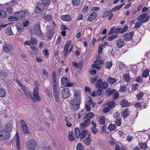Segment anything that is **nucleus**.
<instances>
[{
    "instance_id": "nucleus-64",
    "label": "nucleus",
    "mask_w": 150,
    "mask_h": 150,
    "mask_svg": "<svg viewBox=\"0 0 150 150\" xmlns=\"http://www.w3.org/2000/svg\"><path fill=\"white\" fill-rule=\"evenodd\" d=\"M49 119L52 122H54V116H53V115L52 113H51V114L49 115Z\"/></svg>"
},
{
    "instance_id": "nucleus-41",
    "label": "nucleus",
    "mask_w": 150,
    "mask_h": 150,
    "mask_svg": "<svg viewBox=\"0 0 150 150\" xmlns=\"http://www.w3.org/2000/svg\"><path fill=\"white\" fill-rule=\"evenodd\" d=\"M6 95V92L4 88L0 89V97H4Z\"/></svg>"
},
{
    "instance_id": "nucleus-10",
    "label": "nucleus",
    "mask_w": 150,
    "mask_h": 150,
    "mask_svg": "<svg viewBox=\"0 0 150 150\" xmlns=\"http://www.w3.org/2000/svg\"><path fill=\"white\" fill-rule=\"evenodd\" d=\"M26 10L19 11L14 13V15L18 19H23L25 17Z\"/></svg>"
},
{
    "instance_id": "nucleus-35",
    "label": "nucleus",
    "mask_w": 150,
    "mask_h": 150,
    "mask_svg": "<svg viewBox=\"0 0 150 150\" xmlns=\"http://www.w3.org/2000/svg\"><path fill=\"white\" fill-rule=\"evenodd\" d=\"M7 16L6 12L3 10H0V18H4Z\"/></svg>"
},
{
    "instance_id": "nucleus-11",
    "label": "nucleus",
    "mask_w": 150,
    "mask_h": 150,
    "mask_svg": "<svg viewBox=\"0 0 150 150\" xmlns=\"http://www.w3.org/2000/svg\"><path fill=\"white\" fill-rule=\"evenodd\" d=\"M134 35V32L133 31L130 33H126L123 36V39L126 42H128L132 39V36Z\"/></svg>"
},
{
    "instance_id": "nucleus-58",
    "label": "nucleus",
    "mask_w": 150,
    "mask_h": 150,
    "mask_svg": "<svg viewBox=\"0 0 150 150\" xmlns=\"http://www.w3.org/2000/svg\"><path fill=\"white\" fill-rule=\"evenodd\" d=\"M119 96V94L117 92H115L113 95V98L114 100H116Z\"/></svg>"
},
{
    "instance_id": "nucleus-5",
    "label": "nucleus",
    "mask_w": 150,
    "mask_h": 150,
    "mask_svg": "<svg viewBox=\"0 0 150 150\" xmlns=\"http://www.w3.org/2000/svg\"><path fill=\"white\" fill-rule=\"evenodd\" d=\"M7 130H0V137L3 140H5L9 138V133L11 132L10 130L11 128H8V129L7 128Z\"/></svg>"
},
{
    "instance_id": "nucleus-38",
    "label": "nucleus",
    "mask_w": 150,
    "mask_h": 150,
    "mask_svg": "<svg viewBox=\"0 0 150 150\" xmlns=\"http://www.w3.org/2000/svg\"><path fill=\"white\" fill-rule=\"evenodd\" d=\"M98 122L100 124L103 125L105 123V118L103 116H100Z\"/></svg>"
},
{
    "instance_id": "nucleus-33",
    "label": "nucleus",
    "mask_w": 150,
    "mask_h": 150,
    "mask_svg": "<svg viewBox=\"0 0 150 150\" xmlns=\"http://www.w3.org/2000/svg\"><path fill=\"white\" fill-rule=\"evenodd\" d=\"M54 34V30H50L47 33V37L51 39L52 38Z\"/></svg>"
},
{
    "instance_id": "nucleus-52",
    "label": "nucleus",
    "mask_w": 150,
    "mask_h": 150,
    "mask_svg": "<svg viewBox=\"0 0 150 150\" xmlns=\"http://www.w3.org/2000/svg\"><path fill=\"white\" fill-rule=\"evenodd\" d=\"M141 21H138L136 22L135 24V25L134 27V28L136 29H138L139 28L140 26L141 25Z\"/></svg>"
},
{
    "instance_id": "nucleus-57",
    "label": "nucleus",
    "mask_w": 150,
    "mask_h": 150,
    "mask_svg": "<svg viewBox=\"0 0 150 150\" xmlns=\"http://www.w3.org/2000/svg\"><path fill=\"white\" fill-rule=\"evenodd\" d=\"M117 36V35H112L108 37V40L109 41H111L112 40L115 38Z\"/></svg>"
},
{
    "instance_id": "nucleus-17",
    "label": "nucleus",
    "mask_w": 150,
    "mask_h": 150,
    "mask_svg": "<svg viewBox=\"0 0 150 150\" xmlns=\"http://www.w3.org/2000/svg\"><path fill=\"white\" fill-rule=\"evenodd\" d=\"M16 136L17 150H20V142L18 133H16Z\"/></svg>"
},
{
    "instance_id": "nucleus-56",
    "label": "nucleus",
    "mask_w": 150,
    "mask_h": 150,
    "mask_svg": "<svg viewBox=\"0 0 150 150\" xmlns=\"http://www.w3.org/2000/svg\"><path fill=\"white\" fill-rule=\"evenodd\" d=\"M112 11L109 10L107 12H105L102 15V17H105L108 16H110L109 13L112 12Z\"/></svg>"
},
{
    "instance_id": "nucleus-8",
    "label": "nucleus",
    "mask_w": 150,
    "mask_h": 150,
    "mask_svg": "<svg viewBox=\"0 0 150 150\" xmlns=\"http://www.w3.org/2000/svg\"><path fill=\"white\" fill-rule=\"evenodd\" d=\"M45 6L41 3H39L35 6V12L37 13L42 12L45 8Z\"/></svg>"
},
{
    "instance_id": "nucleus-22",
    "label": "nucleus",
    "mask_w": 150,
    "mask_h": 150,
    "mask_svg": "<svg viewBox=\"0 0 150 150\" xmlns=\"http://www.w3.org/2000/svg\"><path fill=\"white\" fill-rule=\"evenodd\" d=\"M90 133H89L88 137L87 138H86L83 141L84 143L87 145H89L91 142V139L90 137Z\"/></svg>"
},
{
    "instance_id": "nucleus-2",
    "label": "nucleus",
    "mask_w": 150,
    "mask_h": 150,
    "mask_svg": "<svg viewBox=\"0 0 150 150\" xmlns=\"http://www.w3.org/2000/svg\"><path fill=\"white\" fill-rule=\"evenodd\" d=\"M36 84L34 85V87L33 89V95L34 96L33 98L36 101H40L41 100L40 97L39 96L38 94V89L37 86H39L38 83L36 81Z\"/></svg>"
},
{
    "instance_id": "nucleus-63",
    "label": "nucleus",
    "mask_w": 150,
    "mask_h": 150,
    "mask_svg": "<svg viewBox=\"0 0 150 150\" xmlns=\"http://www.w3.org/2000/svg\"><path fill=\"white\" fill-rule=\"evenodd\" d=\"M9 20L10 21H17L18 20V18L17 17H15L13 16H10Z\"/></svg>"
},
{
    "instance_id": "nucleus-37",
    "label": "nucleus",
    "mask_w": 150,
    "mask_h": 150,
    "mask_svg": "<svg viewBox=\"0 0 150 150\" xmlns=\"http://www.w3.org/2000/svg\"><path fill=\"white\" fill-rule=\"evenodd\" d=\"M7 76V74L6 72H5L4 71L1 70H0V78H6Z\"/></svg>"
},
{
    "instance_id": "nucleus-18",
    "label": "nucleus",
    "mask_w": 150,
    "mask_h": 150,
    "mask_svg": "<svg viewBox=\"0 0 150 150\" xmlns=\"http://www.w3.org/2000/svg\"><path fill=\"white\" fill-rule=\"evenodd\" d=\"M125 42L124 40L121 39H119L117 41L116 45L117 47L120 48L124 45Z\"/></svg>"
},
{
    "instance_id": "nucleus-45",
    "label": "nucleus",
    "mask_w": 150,
    "mask_h": 150,
    "mask_svg": "<svg viewBox=\"0 0 150 150\" xmlns=\"http://www.w3.org/2000/svg\"><path fill=\"white\" fill-rule=\"evenodd\" d=\"M144 95V94L143 92L140 91L139 93L136 96L137 99L138 100H140L143 98Z\"/></svg>"
},
{
    "instance_id": "nucleus-36",
    "label": "nucleus",
    "mask_w": 150,
    "mask_h": 150,
    "mask_svg": "<svg viewBox=\"0 0 150 150\" xmlns=\"http://www.w3.org/2000/svg\"><path fill=\"white\" fill-rule=\"evenodd\" d=\"M73 134V132L72 131L69 132L68 137L69 140L71 141H73L74 140V137Z\"/></svg>"
},
{
    "instance_id": "nucleus-27",
    "label": "nucleus",
    "mask_w": 150,
    "mask_h": 150,
    "mask_svg": "<svg viewBox=\"0 0 150 150\" xmlns=\"http://www.w3.org/2000/svg\"><path fill=\"white\" fill-rule=\"evenodd\" d=\"M139 145L140 148L144 150H146L148 148L147 144L145 142H141L139 143Z\"/></svg>"
},
{
    "instance_id": "nucleus-54",
    "label": "nucleus",
    "mask_w": 150,
    "mask_h": 150,
    "mask_svg": "<svg viewBox=\"0 0 150 150\" xmlns=\"http://www.w3.org/2000/svg\"><path fill=\"white\" fill-rule=\"evenodd\" d=\"M103 47H102V46H101L100 44L98 48V54H100L102 53Z\"/></svg>"
},
{
    "instance_id": "nucleus-61",
    "label": "nucleus",
    "mask_w": 150,
    "mask_h": 150,
    "mask_svg": "<svg viewBox=\"0 0 150 150\" xmlns=\"http://www.w3.org/2000/svg\"><path fill=\"white\" fill-rule=\"evenodd\" d=\"M110 109L111 108H110L108 106H105V108L103 110V112L105 113H106L108 112Z\"/></svg>"
},
{
    "instance_id": "nucleus-28",
    "label": "nucleus",
    "mask_w": 150,
    "mask_h": 150,
    "mask_svg": "<svg viewBox=\"0 0 150 150\" xmlns=\"http://www.w3.org/2000/svg\"><path fill=\"white\" fill-rule=\"evenodd\" d=\"M61 84L63 86H66L69 82V80L67 78L62 77L61 79Z\"/></svg>"
},
{
    "instance_id": "nucleus-34",
    "label": "nucleus",
    "mask_w": 150,
    "mask_h": 150,
    "mask_svg": "<svg viewBox=\"0 0 150 150\" xmlns=\"http://www.w3.org/2000/svg\"><path fill=\"white\" fill-rule=\"evenodd\" d=\"M129 112L127 109H126L122 112V116L124 117H127L129 115Z\"/></svg>"
},
{
    "instance_id": "nucleus-21",
    "label": "nucleus",
    "mask_w": 150,
    "mask_h": 150,
    "mask_svg": "<svg viewBox=\"0 0 150 150\" xmlns=\"http://www.w3.org/2000/svg\"><path fill=\"white\" fill-rule=\"evenodd\" d=\"M97 14L96 12H92L88 16V20L89 21H91L94 20L96 17Z\"/></svg>"
},
{
    "instance_id": "nucleus-31",
    "label": "nucleus",
    "mask_w": 150,
    "mask_h": 150,
    "mask_svg": "<svg viewBox=\"0 0 150 150\" xmlns=\"http://www.w3.org/2000/svg\"><path fill=\"white\" fill-rule=\"evenodd\" d=\"M129 103L125 99L122 100L121 103V105L123 107H127L129 105Z\"/></svg>"
},
{
    "instance_id": "nucleus-4",
    "label": "nucleus",
    "mask_w": 150,
    "mask_h": 150,
    "mask_svg": "<svg viewBox=\"0 0 150 150\" xmlns=\"http://www.w3.org/2000/svg\"><path fill=\"white\" fill-rule=\"evenodd\" d=\"M37 146V143L35 141L33 140H29L26 142V148L28 149H34Z\"/></svg>"
},
{
    "instance_id": "nucleus-24",
    "label": "nucleus",
    "mask_w": 150,
    "mask_h": 150,
    "mask_svg": "<svg viewBox=\"0 0 150 150\" xmlns=\"http://www.w3.org/2000/svg\"><path fill=\"white\" fill-rule=\"evenodd\" d=\"M83 121H84L83 124H81L80 125L81 127L82 128L83 127H85L87 126L91 123V121L90 120H88L86 118V117H84Z\"/></svg>"
},
{
    "instance_id": "nucleus-13",
    "label": "nucleus",
    "mask_w": 150,
    "mask_h": 150,
    "mask_svg": "<svg viewBox=\"0 0 150 150\" xmlns=\"http://www.w3.org/2000/svg\"><path fill=\"white\" fill-rule=\"evenodd\" d=\"M21 125L24 133L25 134H28L30 133V132L28 130L27 125L25 122L24 120H21Z\"/></svg>"
},
{
    "instance_id": "nucleus-46",
    "label": "nucleus",
    "mask_w": 150,
    "mask_h": 150,
    "mask_svg": "<svg viewBox=\"0 0 150 150\" xmlns=\"http://www.w3.org/2000/svg\"><path fill=\"white\" fill-rule=\"evenodd\" d=\"M76 149L77 150H83V147L81 143H79L77 145Z\"/></svg>"
},
{
    "instance_id": "nucleus-1",
    "label": "nucleus",
    "mask_w": 150,
    "mask_h": 150,
    "mask_svg": "<svg viewBox=\"0 0 150 150\" xmlns=\"http://www.w3.org/2000/svg\"><path fill=\"white\" fill-rule=\"evenodd\" d=\"M75 134L77 138L83 139L89 134L88 131L86 129H84L81 132L79 129L76 127L75 128Z\"/></svg>"
},
{
    "instance_id": "nucleus-59",
    "label": "nucleus",
    "mask_w": 150,
    "mask_h": 150,
    "mask_svg": "<svg viewBox=\"0 0 150 150\" xmlns=\"http://www.w3.org/2000/svg\"><path fill=\"white\" fill-rule=\"evenodd\" d=\"M115 27L114 26H113L112 27L110 30V31L108 33V35H110L111 34H112L114 33V30H115Z\"/></svg>"
},
{
    "instance_id": "nucleus-40",
    "label": "nucleus",
    "mask_w": 150,
    "mask_h": 150,
    "mask_svg": "<svg viewBox=\"0 0 150 150\" xmlns=\"http://www.w3.org/2000/svg\"><path fill=\"white\" fill-rule=\"evenodd\" d=\"M114 104L115 102L114 101H111L106 103V105L111 109L114 107Z\"/></svg>"
},
{
    "instance_id": "nucleus-51",
    "label": "nucleus",
    "mask_w": 150,
    "mask_h": 150,
    "mask_svg": "<svg viewBox=\"0 0 150 150\" xmlns=\"http://www.w3.org/2000/svg\"><path fill=\"white\" fill-rule=\"evenodd\" d=\"M121 119L120 118H117L116 120L115 121V124L117 126H120L121 124Z\"/></svg>"
},
{
    "instance_id": "nucleus-50",
    "label": "nucleus",
    "mask_w": 150,
    "mask_h": 150,
    "mask_svg": "<svg viewBox=\"0 0 150 150\" xmlns=\"http://www.w3.org/2000/svg\"><path fill=\"white\" fill-rule=\"evenodd\" d=\"M44 18L47 21H51L52 18V16L51 15H46L44 17Z\"/></svg>"
},
{
    "instance_id": "nucleus-44",
    "label": "nucleus",
    "mask_w": 150,
    "mask_h": 150,
    "mask_svg": "<svg viewBox=\"0 0 150 150\" xmlns=\"http://www.w3.org/2000/svg\"><path fill=\"white\" fill-rule=\"evenodd\" d=\"M6 10L9 14L11 15L12 14L13 8L11 7H7L6 8Z\"/></svg>"
},
{
    "instance_id": "nucleus-23",
    "label": "nucleus",
    "mask_w": 150,
    "mask_h": 150,
    "mask_svg": "<svg viewBox=\"0 0 150 150\" xmlns=\"http://www.w3.org/2000/svg\"><path fill=\"white\" fill-rule=\"evenodd\" d=\"M73 66L79 69H81L83 66V63L82 62H79V63L73 62L72 63Z\"/></svg>"
},
{
    "instance_id": "nucleus-15",
    "label": "nucleus",
    "mask_w": 150,
    "mask_h": 150,
    "mask_svg": "<svg viewBox=\"0 0 150 150\" xmlns=\"http://www.w3.org/2000/svg\"><path fill=\"white\" fill-rule=\"evenodd\" d=\"M13 48L12 45L9 44H6L3 47V50L5 52H7L11 51Z\"/></svg>"
},
{
    "instance_id": "nucleus-55",
    "label": "nucleus",
    "mask_w": 150,
    "mask_h": 150,
    "mask_svg": "<svg viewBox=\"0 0 150 150\" xmlns=\"http://www.w3.org/2000/svg\"><path fill=\"white\" fill-rule=\"evenodd\" d=\"M42 4L44 6H48L49 5L50 0H42Z\"/></svg>"
},
{
    "instance_id": "nucleus-43",
    "label": "nucleus",
    "mask_w": 150,
    "mask_h": 150,
    "mask_svg": "<svg viewBox=\"0 0 150 150\" xmlns=\"http://www.w3.org/2000/svg\"><path fill=\"white\" fill-rule=\"evenodd\" d=\"M149 71L148 70H145L144 71L142 74V77L143 78H146L149 76Z\"/></svg>"
},
{
    "instance_id": "nucleus-6",
    "label": "nucleus",
    "mask_w": 150,
    "mask_h": 150,
    "mask_svg": "<svg viewBox=\"0 0 150 150\" xmlns=\"http://www.w3.org/2000/svg\"><path fill=\"white\" fill-rule=\"evenodd\" d=\"M97 88H101L102 90L105 89L108 86V84L106 82L102 83V80L99 79L97 80L95 84Z\"/></svg>"
},
{
    "instance_id": "nucleus-14",
    "label": "nucleus",
    "mask_w": 150,
    "mask_h": 150,
    "mask_svg": "<svg viewBox=\"0 0 150 150\" xmlns=\"http://www.w3.org/2000/svg\"><path fill=\"white\" fill-rule=\"evenodd\" d=\"M73 99L81 101V91L78 90H75L74 91Z\"/></svg>"
},
{
    "instance_id": "nucleus-9",
    "label": "nucleus",
    "mask_w": 150,
    "mask_h": 150,
    "mask_svg": "<svg viewBox=\"0 0 150 150\" xmlns=\"http://www.w3.org/2000/svg\"><path fill=\"white\" fill-rule=\"evenodd\" d=\"M23 91L24 93L26 95L27 97L30 99L33 102H35V100L33 98V97L29 91L26 89L25 86H22V88Z\"/></svg>"
},
{
    "instance_id": "nucleus-29",
    "label": "nucleus",
    "mask_w": 150,
    "mask_h": 150,
    "mask_svg": "<svg viewBox=\"0 0 150 150\" xmlns=\"http://www.w3.org/2000/svg\"><path fill=\"white\" fill-rule=\"evenodd\" d=\"M123 80L125 82H129L130 81V78L129 73H127L123 76Z\"/></svg>"
},
{
    "instance_id": "nucleus-53",
    "label": "nucleus",
    "mask_w": 150,
    "mask_h": 150,
    "mask_svg": "<svg viewBox=\"0 0 150 150\" xmlns=\"http://www.w3.org/2000/svg\"><path fill=\"white\" fill-rule=\"evenodd\" d=\"M91 129L92 132V133L93 134H96L98 132V130L96 128V127H92L91 128Z\"/></svg>"
},
{
    "instance_id": "nucleus-3",
    "label": "nucleus",
    "mask_w": 150,
    "mask_h": 150,
    "mask_svg": "<svg viewBox=\"0 0 150 150\" xmlns=\"http://www.w3.org/2000/svg\"><path fill=\"white\" fill-rule=\"evenodd\" d=\"M81 101L73 99L71 101L70 104L71 109L74 110H77L79 107L81 103Z\"/></svg>"
},
{
    "instance_id": "nucleus-32",
    "label": "nucleus",
    "mask_w": 150,
    "mask_h": 150,
    "mask_svg": "<svg viewBox=\"0 0 150 150\" xmlns=\"http://www.w3.org/2000/svg\"><path fill=\"white\" fill-rule=\"evenodd\" d=\"M94 116V114L92 112H89L86 114L84 117L88 120H90V119L93 118Z\"/></svg>"
},
{
    "instance_id": "nucleus-7",
    "label": "nucleus",
    "mask_w": 150,
    "mask_h": 150,
    "mask_svg": "<svg viewBox=\"0 0 150 150\" xmlns=\"http://www.w3.org/2000/svg\"><path fill=\"white\" fill-rule=\"evenodd\" d=\"M70 93L69 89L66 88H63L61 91V95L64 99L68 98L69 97Z\"/></svg>"
},
{
    "instance_id": "nucleus-60",
    "label": "nucleus",
    "mask_w": 150,
    "mask_h": 150,
    "mask_svg": "<svg viewBox=\"0 0 150 150\" xmlns=\"http://www.w3.org/2000/svg\"><path fill=\"white\" fill-rule=\"evenodd\" d=\"M91 66L93 68H96L98 70L100 69L101 68L100 66H98L96 64H92Z\"/></svg>"
},
{
    "instance_id": "nucleus-19",
    "label": "nucleus",
    "mask_w": 150,
    "mask_h": 150,
    "mask_svg": "<svg viewBox=\"0 0 150 150\" xmlns=\"http://www.w3.org/2000/svg\"><path fill=\"white\" fill-rule=\"evenodd\" d=\"M52 85H57V77L56 76V72L53 71L52 72Z\"/></svg>"
},
{
    "instance_id": "nucleus-49",
    "label": "nucleus",
    "mask_w": 150,
    "mask_h": 150,
    "mask_svg": "<svg viewBox=\"0 0 150 150\" xmlns=\"http://www.w3.org/2000/svg\"><path fill=\"white\" fill-rule=\"evenodd\" d=\"M103 63L104 62L103 60H97L94 62V63L93 64L101 65L103 64Z\"/></svg>"
},
{
    "instance_id": "nucleus-62",
    "label": "nucleus",
    "mask_w": 150,
    "mask_h": 150,
    "mask_svg": "<svg viewBox=\"0 0 150 150\" xmlns=\"http://www.w3.org/2000/svg\"><path fill=\"white\" fill-rule=\"evenodd\" d=\"M80 2V0H72V2L74 6H77Z\"/></svg>"
},
{
    "instance_id": "nucleus-39",
    "label": "nucleus",
    "mask_w": 150,
    "mask_h": 150,
    "mask_svg": "<svg viewBox=\"0 0 150 150\" xmlns=\"http://www.w3.org/2000/svg\"><path fill=\"white\" fill-rule=\"evenodd\" d=\"M107 81L110 84H114L116 82V80L111 77H109L107 79Z\"/></svg>"
},
{
    "instance_id": "nucleus-42",
    "label": "nucleus",
    "mask_w": 150,
    "mask_h": 150,
    "mask_svg": "<svg viewBox=\"0 0 150 150\" xmlns=\"http://www.w3.org/2000/svg\"><path fill=\"white\" fill-rule=\"evenodd\" d=\"M112 61H111L110 62H107L105 63V67H106L108 69H109L111 67H112Z\"/></svg>"
},
{
    "instance_id": "nucleus-26",
    "label": "nucleus",
    "mask_w": 150,
    "mask_h": 150,
    "mask_svg": "<svg viewBox=\"0 0 150 150\" xmlns=\"http://www.w3.org/2000/svg\"><path fill=\"white\" fill-rule=\"evenodd\" d=\"M5 33L8 35H11L13 33L11 30V27L10 26L7 27L5 30Z\"/></svg>"
},
{
    "instance_id": "nucleus-47",
    "label": "nucleus",
    "mask_w": 150,
    "mask_h": 150,
    "mask_svg": "<svg viewBox=\"0 0 150 150\" xmlns=\"http://www.w3.org/2000/svg\"><path fill=\"white\" fill-rule=\"evenodd\" d=\"M108 129L110 131L114 130L116 128L115 126V125L110 124L108 127Z\"/></svg>"
},
{
    "instance_id": "nucleus-20",
    "label": "nucleus",
    "mask_w": 150,
    "mask_h": 150,
    "mask_svg": "<svg viewBox=\"0 0 150 150\" xmlns=\"http://www.w3.org/2000/svg\"><path fill=\"white\" fill-rule=\"evenodd\" d=\"M61 19L63 21L69 22L72 20L71 17L69 15H62L61 17Z\"/></svg>"
},
{
    "instance_id": "nucleus-30",
    "label": "nucleus",
    "mask_w": 150,
    "mask_h": 150,
    "mask_svg": "<svg viewBox=\"0 0 150 150\" xmlns=\"http://www.w3.org/2000/svg\"><path fill=\"white\" fill-rule=\"evenodd\" d=\"M30 41L31 44L33 45H36L38 43V40L35 38H34L32 35H31L30 37Z\"/></svg>"
},
{
    "instance_id": "nucleus-12",
    "label": "nucleus",
    "mask_w": 150,
    "mask_h": 150,
    "mask_svg": "<svg viewBox=\"0 0 150 150\" xmlns=\"http://www.w3.org/2000/svg\"><path fill=\"white\" fill-rule=\"evenodd\" d=\"M149 18V16L145 14H143L140 16L138 18L139 21H141L142 23H143L148 21Z\"/></svg>"
},
{
    "instance_id": "nucleus-25",
    "label": "nucleus",
    "mask_w": 150,
    "mask_h": 150,
    "mask_svg": "<svg viewBox=\"0 0 150 150\" xmlns=\"http://www.w3.org/2000/svg\"><path fill=\"white\" fill-rule=\"evenodd\" d=\"M16 26L18 32H21V31L24 28L23 25L20 23H17Z\"/></svg>"
},
{
    "instance_id": "nucleus-16",
    "label": "nucleus",
    "mask_w": 150,
    "mask_h": 150,
    "mask_svg": "<svg viewBox=\"0 0 150 150\" xmlns=\"http://www.w3.org/2000/svg\"><path fill=\"white\" fill-rule=\"evenodd\" d=\"M34 31L38 36H41L42 33L41 31L40 27L39 25H37L35 27Z\"/></svg>"
},
{
    "instance_id": "nucleus-48",
    "label": "nucleus",
    "mask_w": 150,
    "mask_h": 150,
    "mask_svg": "<svg viewBox=\"0 0 150 150\" xmlns=\"http://www.w3.org/2000/svg\"><path fill=\"white\" fill-rule=\"evenodd\" d=\"M71 42L70 40H68L66 43L64 47V50H68V48L70 45Z\"/></svg>"
}]
</instances>
